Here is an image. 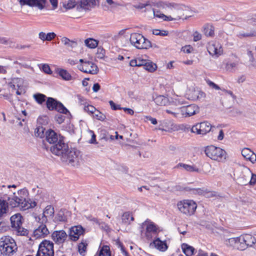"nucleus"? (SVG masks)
Here are the masks:
<instances>
[{
  "mask_svg": "<svg viewBox=\"0 0 256 256\" xmlns=\"http://www.w3.org/2000/svg\"><path fill=\"white\" fill-rule=\"evenodd\" d=\"M50 150L51 152L60 158L61 160L72 166H77L80 160L78 150L68 148V145L64 140V137H60L59 141L52 145Z\"/></svg>",
  "mask_w": 256,
  "mask_h": 256,
  "instance_id": "1",
  "label": "nucleus"
},
{
  "mask_svg": "<svg viewBox=\"0 0 256 256\" xmlns=\"http://www.w3.org/2000/svg\"><path fill=\"white\" fill-rule=\"evenodd\" d=\"M28 192L26 188L21 189L16 192H14L12 195L8 197V200L12 207H20L23 210L28 209V204L26 203L27 200H29Z\"/></svg>",
  "mask_w": 256,
  "mask_h": 256,
  "instance_id": "2",
  "label": "nucleus"
},
{
  "mask_svg": "<svg viewBox=\"0 0 256 256\" xmlns=\"http://www.w3.org/2000/svg\"><path fill=\"white\" fill-rule=\"evenodd\" d=\"M14 240L10 236H5L0 240V252L2 256H12L17 250Z\"/></svg>",
  "mask_w": 256,
  "mask_h": 256,
  "instance_id": "3",
  "label": "nucleus"
},
{
  "mask_svg": "<svg viewBox=\"0 0 256 256\" xmlns=\"http://www.w3.org/2000/svg\"><path fill=\"white\" fill-rule=\"evenodd\" d=\"M204 153L208 157L212 160L218 162H222L223 160H226L227 154L224 150L213 145L205 147Z\"/></svg>",
  "mask_w": 256,
  "mask_h": 256,
  "instance_id": "4",
  "label": "nucleus"
},
{
  "mask_svg": "<svg viewBox=\"0 0 256 256\" xmlns=\"http://www.w3.org/2000/svg\"><path fill=\"white\" fill-rule=\"evenodd\" d=\"M130 41L131 44L138 49H148L152 46L151 42L139 33H132Z\"/></svg>",
  "mask_w": 256,
  "mask_h": 256,
  "instance_id": "5",
  "label": "nucleus"
},
{
  "mask_svg": "<svg viewBox=\"0 0 256 256\" xmlns=\"http://www.w3.org/2000/svg\"><path fill=\"white\" fill-rule=\"evenodd\" d=\"M178 210L184 214L191 216L194 214L196 208V204L192 200H184L177 204Z\"/></svg>",
  "mask_w": 256,
  "mask_h": 256,
  "instance_id": "6",
  "label": "nucleus"
},
{
  "mask_svg": "<svg viewBox=\"0 0 256 256\" xmlns=\"http://www.w3.org/2000/svg\"><path fill=\"white\" fill-rule=\"evenodd\" d=\"M54 256V244L52 242L45 240L40 244L36 256Z\"/></svg>",
  "mask_w": 256,
  "mask_h": 256,
  "instance_id": "7",
  "label": "nucleus"
},
{
  "mask_svg": "<svg viewBox=\"0 0 256 256\" xmlns=\"http://www.w3.org/2000/svg\"><path fill=\"white\" fill-rule=\"evenodd\" d=\"M186 96L189 100L203 101L206 94L199 88H192L187 91Z\"/></svg>",
  "mask_w": 256,
  "mask_h": 256,
  "instance_id": "8",
  "label": "nucleus"
},
{
  "mask_svg": "<svg viewBox=\"0 0 256 256\" xmlns=\"http://www.w3.org/2000/svg\"><path fill=\"white\" fill-rule=\"evenodd\" d=\"M46 107L50 110H56L59 112L69 113V111L60 102H58L52 98H48L47 100Z\"/></svg>",
  "mask_w": 256,
  "mask_h": 256,
  "instance_id": "9",
  "label": "nucleus"
},
{
  "mask_svg": "<svg viewBox=\"0 0 256 256\" xmlns=\"http://www.w3.org/2000/svg\"><path fill=\"white\" fill-rule=\"evenodd\" d=\"M212 128L211 124L208 122H204L194 126L192 132L198 134L204 135L210 132Z\"/></svg>",
  "mask_w": 256,
  "mask_h": 256,
  "instance_id": "10",
  "label": "nucleus"
},
{
  "mask_svg": "<svg viewBox=\"0 0 256 256\" xmlns=\"http://www.w3.org/2000/svg\"><path fill=\"white\" fill-rule=\"evenodd\" d=\"M36 220L40 224V225L34 231L33 236L36 238H44L50 234V232L46 224V222H42L38 220Z\"/></svg>",
  "mask_w": 256,
  "mask_h": 256,
  "instance_id": "11",
  "label": "nucleus"
},
{
  "mask_svg": "<svg viewBox=\"0 0 256 256\" xmlns=\"http://www.w3.org/2000/svg\"><path fill=\"white\" fill-rule=\"evenodd\" d=\"M21 6H28L31 7L36 6L40 10H42L46 6V0H18Z\"/></svg>",
  "mask_w": 256,
  "mask_h": 256,
  "instance_id": "12",
  "label": "nucleus"
},
{
  "mask_svg": "<svg viewBox=\"0 0 256 256\" xmlns=\"http://www.w3.org/2000/svg\"><path fill=\"white\" fill-rule=\"evenodd\" d=\"M79 69L85 73L94 74H97L98 68L96 64L91 61H85L83 64L80 66Z\"/></svg>",
  "mask_w": 256,
  "mask_h": 256,
  "instance_id": "13",
  "label": "nucleus"
},
{
  "mask_svg": "<svg viewBox=\"0 0 256 256\" xmlns=\"http://www.w3.org/2000/svg\"><path fill=\"white\" fill-rule=\"evenodd\" d=\"M146 226L145 235L147 239L150 240L158 232V227L153 222L146 220L144 224Z\"/></svg>",
  "mask_w": 256,
  "mask_h": 256,
  "instance_id": "14",
  "label": "nucleus"
},
{
  "mask_svg": "<svg viewBox=\"0 0 256 256\" xmlns=\"http://www.w3.org/2000/svg\"><path fill=\"white\" fill-rule=\"evenodd\" d=\"M85 230L80 225L72 226L68 234L70 239L73 241L77 240L81 235L84 233Z\"/></svg>",
  "mask_w": 256,
  "mask_h": 256,
  "instance_id": "15",
  "label": "nucleus"
},
{
  "mask_svg": "<svg viewBox=\"0 0 256 256\" xmlns=\"http://www.w3.org/2000/svg\"><path fill=\"white\" fill-rule=\"evenodd\" d=\"M54 213V208L52 205L47 206L44 210L43 213L36 218V220H38L42 222H47L48 217L53 216Z\"/></svg>",
  "mask_w": 256,
  "mask_h": 256,
  "instance_id": "16",
  "label": "nucleus"
},
{
  "mask_svg": "<svg viewBox=\"0 0 256 256\" xmlns=\"http://www.w3.org/2000/svg\"><path fill=\"white\" fill-rule=\"evenodd\" d=\"M180 114L184 117L190 116L198 112V108L195 104H190L186 106L180 108Z\"/></svg>",
  "mask_w": 256,
  "mask_h": 256,
  "instance_id": "17",
  "label": "nucleus"
},
{
  "mask_svg": "<svg viewBox=\"0 0 256 256\" xmlns=\"http://www.w3.org/2000/svg\"><path fill=\"white\" fill-rule=\"evenodd\" d=\"M52 240L58 244H62L68 238V235L63 230H56L52 232Z\"/></svg>",
  "mask_w": 256,
  "mask_h": 256,
  "instance_id": "18",
  "label": "nucleus"
},
{
  "mask_svg": "<svg viewBox=\"0 0 256 256\" xmlns=\"http://www.w3.org/2000/svg\"><path fill=\"white\" fill-rule=\"evenodd\" d=\"M45 136L46 140L50 144H52L53 145L59 141L60 137H62L60 134L58 135L56 132L51 129L48 130L46 132Z\"/></svg>",
  "mask_w": 256,
  "mask_h": 256,
  "instance_id": "19",
  "label": "nucleus"
},
{
  "mask_svg": "<svg viewBox=\"0 0 256 256\" xmlns=\"http://www.w3.org/2000/svg\"><path fill=\"white\" fill-rule=\"evenodd\" d=\"M97 0H80L77 10L80 12L82 10H90L96 5Z\"/></svg>",
  "mask_w": 256,
  "mask_h": 256,
  "instance_id": "20",
  "label": "nucleus"
},
{
  "mask_svg": "<svg viewBox=\"0 0 256 256\" xmlns=\"http://www.w3.org/2000/svg\"><path fill=\"white\" fill-rule=\"evenodd\" d=\"M208 51L212 56H217L222 53V49L221 46L218 43H209L207 47Z\"/></svg>",
  "mask_w": 256,
  "mask_h": 256,
  "instance_id": "21",
  "label": "nucleus"
},
{
  "mask_svg": "<svg viewBox=\"0 0 256 256\" xmlns=\"http://www.w3.org/2000/svg\"><path fill=\"white\" fill-rule=\"evenodd\" d=\"M22 216L20 214H16L10 218L12 226L14 229L22 225Z\"/></svg>",
  "mask_w": 256,
  "mask_h": 256,
  "instance_id": "22",
  "label": "nucleus"
},
{
  "mask_svg": "<svg viewBox=\"0 0 256 256\" xmlns=\"http://www.w3.org/2000/svg\"><path fill=\"white\" fill-rule=\"evenodd\" d=\"M152 244L155 248L160 251L164 252L168 249V246L166 242L162 241L159 238L154 240Z\"/></svg>",
  "mask_w": 256,
  "mask_h": 256,
  "instance_id": "23",
  "label": "nucleus"
},
{
  "mask_svg": "<svg viewBox=\"0 0 256 256\" xmlns=\"http://www.w3.org/2000/svg\"><path fill=\"white\" fill-rule=\"evenodd\" d=\"M56 36V34L54 32L46 34L41 32L38 34V38L42 41H50Z\"/></svg>",
  "mask_w": 256,
  "mask_h": 256,
  "instance_id": "24",
  "label": "nucleus"
},
{
  "mask_svg": "<svg viewBox=\"0 0 256 256\" xmlns=\"http://www.w3.org/2000/svg\"><path fill=\"white\" fill-rule=\"evenodd\" d=\"M134 220V218L132 212H126L122 216V222L126 224H129Z\"/></svg>",
  "mask_w": 256,
  "mask_h": 256,
  "instance_id": "25",
  "label": "nucleus"
},
{
  "mask_svg": "<svg viewBox=\"0 0 256 256\" xmlns=\"http://www.w3.org/2000/svg\"><path fill=\"white\" fill-rule=\"evenodd\" d=\"M88 242L85 240H82L78 245V251L82 256H84L86 253Z\"/></svg>",
  "mask_w": 256,
  "mask_h": 256,
  "instance_id": "26",
  "label": "nucleus"
},
{
  "mask_svg": "<svg viewBox=\"0 0 256 256\" xmlns=\"http://www.w3.org/2000/svg\"><path fill=\"white\" fill-rule=\"evenodd\" d=\"M243 237L246 248L248 246H252L256 242V238L250 234H246L243 235Z\"/></svg>",
  "mask_w": 256,
  "mask_h": 256,
  "instance_id": "27",
  "label": "nucleus"
},
{
  "mask_svg": "<svg viewBox=\"0 0 256 256\" xmlns=\"http://www.w3.org/2000/svg\"><path fill=\"white\" fill-rule=\"evenodd\" d=\"M154 102L158 106H166L168 104V99L162 95L158 96L154 98Z\"/></svg>",
  "mask_w": 256,
  "mask_h": 256,
  "instance_id": "28",
  "label": "nucleus"
},
{
  "mask_svg": "<svg viewBox=\"0 0 256 256\" xmlns=\"http://www.w3.org/2000/svg\"><path fill=\"white\" fill-rule=\"evenodd\" d=\"M57 72L59 76L65 80H70L72 79L71 74L66 70L58 68Z\"/></svg>",
  "mask_w": 256,
  "mask_h": 256,
  "instance_id": "29",
  "label": "nucleus"
},
{
  "mask_svg": "<svg viewBox=\"0 0 256 256\" xmlns=\"http://www.w3.org/2000/svg\"><path fill=\"white\" fill-rule=\"evenodd\" d=\"M182 248L183 252L186 256H192L194 252V248L186 244H183L182 245Z\"/></svg>",
  "mask_w": 256,
  "mask_h": 256,
  "instance_id": "30",
  "label": "nucleus"
},
{
  "mask_svg": "<svg viewBox=\"0 0 256 256\" xmlns=\"http://www.w3.org/2000/svg\"><path fill=\"white\" fill-rule=\"evenodd\" d=\"M180 167L182 168L184 170L190 172H198V168L194 165H189L183 163H180L176 166V168H179Z\"/></svg>",
  "mask_w": 256,
  "mask_h": 256,
  "instance_id": "31",
  "label": "nucleus"
},
{
  "mask_svg": "<svg viewBox=\"0 0 256 256\" xmlns=\"http://www.w3.org/2000/svg\"><path fill=\"white\" fill-rule=\"evenodd\" d=\"M236 248L242 250L246 248L243 236L236 237Z\"/></svg>",
  "mask_w": 256,
  "mask_h": 256,
  "instance_id": "32",
  "label": "nucleus"
},
{
  "mask_svg": "<svg viewBox=\"0 0 256 256\" xmlns=\"http://www.w3.org/2000/svg\"><path fill=\"white\" fill-rule=\"evenodd\" d=\"M153 14L154 18H158L162 19L164 20L170 21L172 20L174 18L170 16H166L162 14L158 10H156L153 9Z\"/></svg>",
  "mask_w": 256,
  "mask_h": 256,
  "instance_id": "33",
  "label": "nucleus"
},
{
  "mask_svg": "<svg viewBox=\"0 0 256 256\" xmlns=\"http://www.w3.org/2000/svg\"><path fill=\"white\" fill-rule=\"evenodd\" d=\"M8 210V203L4 200H0V216H4Z\"/></svg>",
  "mask_w": 256,
  "mask_h": 256,
  "instance_id": "34",
  "label": "nucleus"
},
{
  "mask_svg": "<svg viewBox=\"0 0 256 256\" xmlns=\"http://www.w3.org/2000/svg\"><path fill=\"white\" fill-rule=\"evenodd\" d=\"M94 256H111L109 246H104Z\"/></svg>",
  "mask_w": 256,
  "mask_h": 256,
  "instance_id": "35",
  "label": "nucleus"
},
{
  "mask_svg": "<svg viewBox=\"0 0 256 256\" xmlns=\"http://www.w3.org/2000/svg\"><path fill=\"white\" fill-rule=\"evenodd\" d=\"M62 42L66 47L73 48L77 46L78 44L76 42L70 40L66 37H63L61 40Z\"/></svg>",
  "mask_w": 256,
  "mask_h": 256,
  "instance_id": "36",
  "label": "nucleus"
},
{
  "mask_svg": "<svg viewBox=\"0 0 256 256\" xmlns=\"http://www.w3.org/2000/svg\"><path fill=\"white\" fill-rule=\"evenodd\" d=\"M203 32L207 36H212L214 35V28L210 24H205L204 26Z\"/></svg>",
  "mask_w": 256,
  "mask_h": 256,
  "instance_id": "37",
  "label": "nucleus"
},
{
  "mask_svg": "<svg viewBox=\"0 0 256 256\" xmlns=\"http://www.w3.org/2000/svg\"><path fill=\"white\" fill-rule=\"evenodd\" d=\"M67 220L66 216H65L64 212L60 210L56 215L54 220L55 222H64Z\"/></svg>",
  "mask_w": 256,
  "mask_h": 256,
  "instance_id": "38",
  "label": "nucleus"
},
{
  "mask_svg": "<svg viewBox=\"0 0 256 256\" xmlns=\"http://www.w3.org/2000/svg\"><path fill=\"white\" fill-rule=\"evenodd\" d=\"M84 43L86 46L90 48H94L98 45V42L92 38L86 39L84 40Z\"/></svg>",
  "mask_w": 256,
  "mask_h": 256,
  "instance_id": "39",
  "label": "nucleus"
},
{
  "mask_svg": "<svg viewBox=\"0 0 256 256\" xmlns=\"http://www.w3.org/2000/svg\"><path fill=\"white\" fill-rule=\"evenodd\" d=\"M236 36L240 38L246 37L255 36H256V30H252L247 32H240L237 34Z\"/></svg>",
  "mask_w": 256,
  "mask_h": 256,
  "instance_id": "40",
  "label": "nucleus"
},
{
  "mask_svg": "<svg viewBox=\"0 0 256 256\" xmlns=\"http://www.w3.org/2000/svg\"><path fill=\"white\" fill-rule=\"evenodd\" d=\"M106 2L110 6L106 5V4H104L103 8L105 10H111L112 9L116 8L118 6V4L112 0H106Z\"/></svg>",
  "mask_w": 256,
  "mask_h": 256,
  "instance_id": "41",
  "label": "nucleus"
},
{
  "mask_svg": "<svg viewBox=\"0 0 256 256\" xmlns=\"http://www.w3.org/2000/svg\"><path fill=\"white\" fill-rule=\"evenodd\" d=\"M157 66L156 64L148 60L145 64L144 68L150 72H153L156 70Z\"/></svg>",
  "mask_w": 256,
  "mask_h": 256,
  "instance_id": "42",
  "label": "nucleus"
},
{
  "mask_svg": "<svg viewBox=\"0 0 256 256\" xmlns=\"http://www.w3.org/2000/svg\"><path fill=\"white\" fill-rule=\"evenodd\" d=\"M11 81L12 82V84L16 85L17 88L18 89H20L22 88L24 82V80L19 78H12L11 79Z\"/></svg>",
  "mask_w": 256,
  "mask_h": 256,
  "instance_id": "43",
  "label": "nucleus"
},
{
  "mask_svg": "<svg viewBox=\"0 0 256 256\" xmlns=\"http://www.w3.org/2000/svg\"><path fill=\"white\" fill-rule=\"evenodd\" d=\"M45 128L42 126H38L36 128L34 134L36 136H38L40 138L44 137Z\"/></svg>",
  "mask_w": 256,
  "mask_h": 256,
  "instance_id": "44",
  "label": "nucleus"
},
{
  "mask_svg": "<svg viewBox=\"0 0 256 256\" xmlns=\"http://www.w3.org/2000/svg\"><path fill=\"white\" fill-rule=\"evenodd\" d=\"M35 100L39 104H42L46 100V96L42 94H36L34 95Z\"/></svg>",
  "mask_w": 256,
  "mask_h": 256,
  "instance_id": "45",
  "label": "nucleus"
},
{
  "mask_svg": "<svg viewBox=\"0 0 256 256\" xmlns=\"http://www.w3.org/2000/svg\"><path fill=\"white\" fill-rule=\"evenodd\" d=\"M166 7L173 10H180L182 8V6L174 2H168L166 4Z\"/></svg>",
  "mask_w": 256,
  "mask_h": 256,
  "instance_id": "46",
  "label": "nucleus"
},
{
  "mask_svg": "<svg viewBox=\"0 0 256 256\" xmlns=\"http://www.w3.org/2000/svg\"><path fill=\"white\" fill-rule=\"evenodd\" d=\"M64 114H68V115L70 114V112H69V113L67 112L66 114L60 112L59 114H57L55 116V120L58 124H60L64 122V120L65 119V116H64Z\"/></svg>",
  "mask_w": 256,
  "mask_h": 256,
  "instance_id": "47",
  "label": "nucleus"
},
{
  "mask_svg": "<svg viewBox=\"0 0 256 256\" xmlns=\"http://www.w3.org/2000/svg\"><path fill=\"white\" fill-rule=\"evenodd\" d=\"M76 4V2L75 0H68L64 4L63 6L66 10H70L74 8Z\"/></svg>",
  "mask_w": 256,
  "mask_h": 256,
  "instance_id": "48",
  "label": "nucleus"
},
{
  "mask_svg": "<svg viewBox=\"0 0 256 256\" xmlns=\"http://www.w3.org/2000/svg\"><path fill=\"white\" fill-rule=\"evenodd\" d=\"M180 108H175L174 109H166V112L169 114H172L174 118H178L180 114V112L179 110Z\"/></svg>",
  "mask_w": 256,
  "mask_h": 256,
  "instance_id": "49",
  "label": "nucleus"
},
{
  "mask_svg": "<svg viewBox=\"0 0 256 256\" xmlns=\"http://www.w3.org/2000/svg\"><path fill=\"white\" fill-rule=\"evenodd\" d=\"M236 238H232L227 239L225 241V244L228 246L236 248Z\"/></svg>",
  "mask_w": 256,
  "mask_h": 256,
  "instance_id": "50",
  "label": "nucleus"
},
{
  "mask_svg": "<svg viewBox=\"0 0 256 256\" xmlns=\"http://www.w3.org/2000/svg\"><path fill=\"white\" fill-rule=\"evenodd\" d=\"M14 230L18 234L21 236H25L28 234V230L22 227V226H18V227L15 228Z\"/></svg>",
  "mask_w": 256,
  "mask_h": 256,
  "instance_id": "51",
  "label": "nucleus"
},
{
  "mask_svg": "<svg viewBox=\"0 0 256 256\" xmlns=\"http://www.w3.org/2000/svg\"><path fill=\"white\" fill-rule=\"evenodd\" d=\"M93 116L96 119L101 121H104L106 118L105 115H104L100 111L96 110L93 114Z\"/></svg>",
  "mask_w": 256,
  "mask_h": 256,
  "instance_id": "52",
  "label": "nucleus"
},
{
  "mask_svg": "<svg viewBox=\"0 0 256 256\" xmlns=\"http://www.w3.org/2000/svg\"><path fill=\"white\" fill-rule=\"evenodd\" d=\"M252 154V152L248 148H244L242 150V156L246 159H248Z\"/></svg>",
  "mask_w": 256,
  "mask_h": 256,
  "instance_id": "53",
  "label": "nucleus"
},
{
  "mask_svg": "<svg viewBox=\"0 0 256 256\" xmlns=\"http://www.w3.org/2000/svg\"><path fill=\"white\" fill-rule=\"evenodd\" d=\"M205 188H191L190 190L192 191V193L194 194H198L199 195H203L204 194V192L205 191Z\"/></svg>",
  "mask_w": 256,
  "mask_h": 256,
  "instance_id": "54",
  "label": "nucleus"
},
{
  "mask_svg": "<svg viewBox=\"0 0 256 256\" xmlns=\"http://www.w3.org/2000/svg\"><path fill=\"white\" fill-rule=\"evenodd\" d=\"M84 110L90 114H94L96 110V109L92 106L88 105L87 106H84Z\"/></svg>",
  "mask_w": 256,
  "mask_h": 256,
  "instance_id": "55",
  "label": "nucleus"
},
{
  "mask_svg": "<svg viewBox=\"0 0 256 256\" xmlns=\"http://www.w3.org/2000/svg\"><path fill=\"white\" fill-rule=\"evenodd\" d=\"M206 82L210 87L216 90H220V87L209 80H206Z\"/></svg>",
  "mask_w": 256,
  "mask_h": 256,
  "instance_id": "56",
  "label": "nucleus"
},
{
  "mask_svg": "<svg viewBox=\"0 0 256 256\" xmlns=\"http://www.w3.org/2000/svg\"><path fill=\"white\" fill-rule=\"evenodd\" d=\"M42 71L47 74H51L52 72L50 68V66L47 64H44L42 66Z\"/></svg>",
  "mask_w": 256,
  "mask_h": 256,
  "instance_id": "57",
  "label": "nucleus"
},
{
  "mask_svg": "<svg viewBox=\"0 0 256 256\" xmlns=\"http://www.w3.org/2000/svg\"><path fill=\"white\" fill-rule=\"evenodd\" d=\"M97 50L96 57L98 58H102L104 56V50L102 48H98Z\"/></svg>",
  "mask_w": 256,
  "mask_h": 256,
  "instance_id": "58",
  "label": "nucleus"
},
{
  "mask_svg": "<svg viewBox=\"0 0 256 256\" xmlns=\"http://www.w3.org/2000/svg\"><path fill=\"white\" fill-rule=\"evenodd\" d=\"M236 66V64L235 62L227 63L226 64V68L228 70L232 72Z\"/></svg>",
  "mask_w": 256,
  "mask_h": 256,
  "instance_id": "59",
  "label": "nucleus"
},
{
  "mask_svg": "<svg viewBox=\"0 0 256 256\" xmlns=\"http://www.w3.org/2000/svg\"><path fill=\"white\" fill-rule=\"evenodd\" d=\"M148 5H150V4L148 2H147L146 3H140L138 4H134V7L137 9H142Z\"/></svg>",
  "mask_w": 256,
  "mask_h": 256,
  "instance_id": "60",
  "label": "nucleus"
},
{
  "mask_svg": "<svg viewBox=\"0 0 256 256\" xmlns=\"http://www.w3.org/2000/svg\"><path fill=\"white\" fill-rule=\"evenodd\" d=\"M109 104L113 110H121L120 106L116 104L113 101L110 100Z\"/></svg>",
  "mask_w": 256,
  "mask_h": 256,
  "instance_id": "61",
  "label": "nucleus"
},
{
  "mask_svg": "<svg viewBox=\"0 0 256 256\" xmlns=\"http://www.w3.org/2000/svg\"><path fill=\"white\" fill-rule=\"evenodd\" d=\"M90 134H92V138L90 140L89 142L90 144H96V136L94 134V132L92 130H90Z\"/></svg>",
  "mask_w": 256,
  "mask_h": 256,
  "instance_id": "62",
  "label": "nucleus"
},
{
  "mask_svg": "<svg viewBox=\"0 0 256 256\" xmlns=\"http://www.w3.org/2000/svg\"><path fill=\"white\" fill-rule=\"evenodd\" d=\"M194 42H197L200 40L202 38V35L200 34L198 32H196L194 33Z\"/></svg>",
  "mask_w": 256,
  "mask_h": 256,
  "instance_id": "63",
  "label": "nucleus"
},
{
  "mask_svg": "<svg viewBox=\"0 0 256 256\" xmlns=\"http://www.w3.org/2000/svg\"><path fill=\"white\" fill-rule=\"evenodd\" d=\"M138 62L140 66H144L145 64H146V62L148 60L142 59L140 58H137Z\"/></svg>",
  "mask_w": 256,
  "mask_h": 256,
  "instance_id": "64",
  "label": "nucleus"
}]
</instances>
